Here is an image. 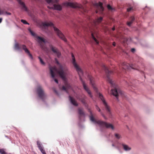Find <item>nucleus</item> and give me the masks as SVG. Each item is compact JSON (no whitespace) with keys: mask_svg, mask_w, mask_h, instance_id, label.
<instances>
[{"mask_svg":"<svg viewBox=\"0 0 154 154\" xmlns=\"http://www.w3.org/2000/svg\"><path fill=\"white\" fill-rule=\"evenodd\" d=\"M56 63L57 64V68L56 66H49V69L51 76L54 77V71H56L64 82L65 86H63L62 89L68 93L67 89H70L71 87L70 84L67 83L66 76L69 73V72L67 66L64 64H60L57 58L55 59Z\"/></svg>","mask_w":154,"mask_h":154,"instance_id":"f257e3e1","label":"nucleus"},{"mask_svg":"<svg viewBox=\"0 0 154 154\" xmlns=\"http://www.w3.org/2000/svg\"><path fill=\"white\" fill-rule=\"evenodd\" d=\"M72 64L74 67L76 69V71H77L78 72V73L79 75L80 79L82 83L83 88L85 89V90L87 92L88 94L89 95V96L91 97L92 98V95L91 94L90 91L87 87L85 82L83 81L81 77V75H83V71L82 69L80 68L79 66L77 64V63L75 62V57L73 54H72Z\"/></svg>","mask_w":154,"mask_h":154,"instance_id":"f03ea898","label":"nucleus"},{"mask_svg":"<svg viewBox=\"0 0 154 154\" xmlns=\"http://www.w3.org/2000/svg\"><path fill=\"white\" fill-rule=\"evenodd\" d=\"M89 112L90 113V118L91 121L94 123H97L100 125L101 127H105L108 128H111L112 130L114 129V127L113 125L110 123L103 122L100 120L97 121L93 117L92 112L89 109Z\"/></svg>","mask_w":154,"mask_h":154,"instance_id":"7ed1b4c3","label":"nucleus"},{"mask_svg":"<svg viewBox=\"0 0 154 154\" xmlns=\"http://www.w3.org/2000/svg\"><path fill=\"white\" fill-rule=\"evenodd\" d=\"M42 24L44 26H53L54 31L59 37L65 42H67V40L64 35L58 28L54 26V24L52 22H45L43 23Z\"/></svg>","mask_w":154,"mask_h":154,"instance_id":"20e7f679","label":"nucleus"},{"mask_svg":"<svg viewBox=\"0 0 154 154\" xmlns=\"http://www.w3.org/2000/svg\"><path fill=\"white\" fill-rule=\"evenodd\" d=\"M14 47L17 50H19L20 48H22L30 58L32 59V54L30 53L29 51L26 48L25 45H20L18 43H16Z\"/></svg>","mask_w":154,"mask_h":154,"instance_id":"39448f33","label":"nucleus"},{"mask_svg":"<svg viewBox=\"0 0 154 154\" xmlns=\"http://www.w3.org/2000/svg\"><path fill=\"white\" fill-rule=\"evenodd\" d=\"M36 91L39 97L42 100H44L46 97V95L42 87L40 86H38Z\"/></svg>","mask_w":154,"mask_h":154,"instance_id":"423d86ee","label":"nucleus"},{"mask_svg":"<svg viewBox=\"0 0 154 154\" xmlns=\"http://www.w3.org/2000/svg\"><path fill=\"white\" fill-rule=\"evenodd\" d=\"M65 5L67 6H69L72 8H80L84 11L85 10L84 8L82 5L79 4L75 2H67L65 3Z\"/></svg>","mask_w":154,"mask_h":154,"instance_id":"0eeeda50","label":"nucleus"},{"mask_svg":"<svg viewBox=\"0 0 154 154\" xmlns=\"http://www.w3.org/2000/svg\"><path fill=\"white\" fill-rule=\"evenodd\" d=\"M103 69L105 71L106 73L107 74V80L108 82L112 85L113 86L114 82L112 80L109 78V75L113 73V72L111 70H109L108 68L106 67L104 65H103L102 66Z\"/></svg>","mask_w":154,"mask_h":154,"instance_id":"6e6552de","label":"nucleus"},{"mask_svg":"<svg viewBox=\"0 0 154 154\" xmlns=\"http://www.w3.org/2000/svg\"><path fill=\"white\" fill-rule=\"evenodd\" d=\"M103 4L101 2H99L98 3L94 2L93 3L94 6L96 8V13L100 12V13H102L104 10V8L102 6Z\"/></svg>","mask_w":154,"mask_h":154,"instance_id":"1a4fd4ad","label":"nucleus"},{"mask_svg":"<svg viewBox=\"0 0 154 154\" xmlns=\"http://www.w3.org/2000/svg\"><path fill=\"white\" fill-rule=\"evenodd\" d=\"M99 97L101 100L103 102V103L104 105L105 109L106 110L107 112L110 115L111 112L110 109V107L108 105L107 103L104 99L103 96L100 93L99 94Z\"/></svg>","mask_w":154,"mask_h":154,"instance_id":"9d476101","label":"nucleus"},{"mask_svg":"<svg viewBox=\"0 0 154 154\" xmlns=\"http://www.w3.org/2000/svg\"><path fill=\"white\" fill-rule=\"evenodd\" d=\"M36 38L39 43L41 48L43 49H45L46 48L45 45L44 44L46 43L45 39L43 38L38 36H36Z\"/></svg>","mask_w":154,"mask_h":154,"instance_id":"9b49d317","label":"nucleus"},{"mask_svg":"<svg viewBox=\"0 0 154 154\" xmlns=\"http://www.w3.org/2000/svg\"><path fill=\"white\" fill-rule=\"evenodd\" d=\"M58 1H59L58 0ZM59 1H58V2L56 3H53L52 2H51L50 3H51L52 4H53V6H48V7L50 9H55L57 10H59V11H60L62 9V6L59 4H57L58 3ZM49 4V3H48Z\"/></svg>","mask_w":154,"mask_h":154,"instance_id":"f8f14e48","label":"nucleus"},{"mask_svg":"<svg viewBox=\"0 0 154 154\" xmlns=\"http://www.w3.org/2000/svg\"><path fill=\"white\" fill-rule=\"evenodd\" d=\"M111 92L112 94L116 98L119 95H122L123 94L122 91L120 89H117L116 88L114 89H112Z\"/></svg>","mask_w":154,"mask_h":154,"instance_id":"ddd939ff","label":"nucleus"},{"mask_svg":"<svg viewBox=\"0 0 154 154\" xmlns=\"http://www.w3.org/2000/svg\"><path fill=\"white\" fill-rule=\"evenodd\" d=\"M122 68L125 70L128 69L130 68L134 69H137L135 68V67L134 65H129L128 63L124 62L122 64Z\"/></svg>","mask_w":154,"mask_h":154,"instance_id":"4468645a","label":"nucleus"},{"mask_svg":"<svg viewBox=\"0 0 154 154\" xmlns=\"http://www.w3.org/2000/svg\"><path fill=\"white\" fill-rule=\"evenodd\" d=\"M49 47L51 51L56 54L58 57H60L61 55V53L57 48L55 47H54L51 45H49Z\"/></svg>","mask_w":154,"mask_h":154,"instance_id":"2eb2a0df","label":"nucleus"},{"mask_svg":"<svg viewBox=\"0 0 154 154\" xmlns=\"http://www.w3.org/2000/svg\"><path fill=\"white\" fill-rule=\"evenodd\" d=\"M18 4L20 5L21 9L26 11H28V10L26 6L25 3L22 0H17Z\"/></svg>","mask_w":154,"mask_h":154,"instance_id":"dca6fc26","label":"nucleus"},{"mask_svg":"<svg viewBox=\"0 0 154 154\" xmlns=\"http://www.w3.org/2000/svg\"><path fill=\"white\" fill-rule=\"evenodd\" d=\"M37 144L38 147L40 150L41 152L43 154H46L45 150L44 149L43 147L41 146L40 142L39 141L37 142Z\"/></svg>","mask_w":154,"mask_h":154,"instance_id":"f3484780","label":"nucleus"},{"mask_svg":"<svg viewBox=\"0 0 154 154\" xmlns=\"http://www.w3.org/2000/svg\"><path fill=\"white\" fill-rule=\"evenodd\" d=\"M89 79L90 81V83H91V85H92L93 88L94 89V90H95L97 91V88L96 87L94 83V78L91 76H89Z\"/></svg>","mask_w":154,"mask_h":154,"instance_id":"a211bd4d","label":"nucleus"},{"mask_svg":"<svg viewBox=\"0 0 154 154\" xmlns=\"http://www.w3.org/2000/svg\"><path fill=\"white\" fill-rule=\"evenodd\" d=\"M78 112L79 114V118L81 119L82 117H85V114L82 108H79L78 109Z\"/></svg>","mask_w":154,"mask_h":154,"instance_id":"6ab92c4d","label":"nucleus"},{"mask_svg":"<svg viewBox=\"0 0 154 154\" xmlns=\"http://www.w3.org/2000/svg\"><path fill=\"white\" fill-rule=\"evenodd\" d=\"M69 100L70 101L71 103L74 106H77L78 104L76 101L72 97H71L70 96H69Z\"/></svg>","mask_w":154,"mask_h":154,"instance_id":"aec40b11","label":"nucleus"},{"mask_svg":"<svg viewBox=\"0 0 154 154\" xmlns=\"http://www.w3.org/2000/svg\"><path fill=\"white\" fill-rule=\"evenodd\" d=\"M102 20L103 18L101 17H100L97 18L96 20H94V23L95 25H96L97 24L100 23Z\"/></svg>","mask_w":154,"mask_h":154,"instance_id":"412c9836","label":"nucleus"},{"mask_svg":"<svg viewBox=\"0 0 154 154\" xmlns=\"http://www.w3.org/2000/svg\"><path fill=\"white\" fill-rule=\"evenodd\" d=\"M122 146H123L124 149L125 151L130 150L131 149V148L128 146L127 145L123 144Z\"/></svg>","mask_w":154,"mask_h":154,"instance_id":"4be33fe9","label":"nucleus"},{"mask_svg":"<svg viewBox=\"0 0 154 154\" xmlns=\"http://www.w3.org/2000/svg\"><path fill=\"white\" fill-rule=\"evenodd\" d=\"M28 30L30 33L32 35L35 37V38H36V36H37V35L31 30L30 28H28Z\"/></svg>","mask_w":154,"mask_h":154,"instance_id":"5701e85b","label":"nucleus"},{"mask_svg":"<svg viewBox=\"0 0 154 154\" xmlns=\"http://www.w3.org/2000/svg\"><path fill=\"white\" fill-rule=\"evenodd\" d=\"M48 3H50L51 2H52L53 3H57L58 0H46Z\"/></svg>","mask_w":154,"mask_h":154,"instance_id":"b1692460","label":"nucleus"},{"mask_svg":"<svg viewBox=\"0 0 154 154\" xmlns=\"http://www.w3.org/2000/svg\"><path fill=\"white\" fill-rule=\"evenodd\" d=\"M38 58L40 62L43 65H45V63L43 60L40 57H38Z\"/></svg>","mask_w":154,"mask_h":154,"instance_id":"393cba45","label":"nucleus"},{"mask_svg":"<svg viewBox=\"0 0 154 154\" xmlns=\"http://www.w3.org/2000/svg\"><path fill=\"white\" fill-rule=\"evenodd\" d=\"M92 37L93 39L94 40V41L96 42L97 44H99V42L97 40L96 38L94 37V36L93 35V33L91 34Z\"/></svg>","mask_w":154,"mask_h":154,"instance_id":"a878e982","label":"nucleus"},{"mask_svg":"<svg viewBox=\"0 0 154 154\" xmlns=\"http://www.w3.org/2000/svg\"><path fill=\"white\" fill-rule=\"evenodd\" d=\"M21 22L23 23V24L29 25V23H28L26 20L22 19L21 20Z\"/></svg>","mask_w":154,"mask_h":154,"instance_id":"bb28decb","label":"nucleus"},{"mask_svg":"<svg viewBox=\"0 0 154 154\" xmlns=\"http://www.w3.org/2000/svg\"><path fill=\"white\" fill-rule=\"evenodd\" d=\"M0 153L1 154H7L3 149H0Z\"/></svg>","mask_w":154,"mask_h":154,"instance_id":"cd10ccee","label":"nucleus"},{"mask_svg":"<svg viewBox=\"0 0 154 154\" xmlns=\"http://www.w3.org/2000/svg\"><path fill=\"white\" fill-rule=\"evenodd\" d=\"M134 10V8L133 7H130L127 9V11L128 12H130L131 11H132Z\"/></svg>","mask_w":154,"mask_h":154,"instance_id":"c85d7f7f","label":"nucleus"},{"mask_svg":"<svg viewBox=\"0 0 154 154\" xmlns=\"http://www.w3.org/2000/svg\"><path fill=\"white\" fill-rule=\"evenodd\" d=\"M85 98L86 97L84 96V97H83L82 99H80V100L83 103H85Z\"/></svg>","mask_w":154,"mask_h":154,"instance_id":"c756f323","label":"nucleus"},{"mask_svg":"<svg viewBox=\"0 0 154 154\" xmlns=\"http://www.w3.org/2000/svg\"><path fill=\"white\" fill-rule=\"evenodd\" d=\"M115 136L118 139H119L120 138V135L118 134H115Z\"/></svg>","mask_w":154,"mask_h":154,"instance_id":"7c9ffc66","label":"nucleus"},{"mask_svg":"<svg viewBox=\"0 0 154 154\" xmlns=\"http://www.w3.org/2000/svg\"><path fill=\"white\" fill-rule=\"evenodd\" d=\"M134 19H134V17L133 16H132V17H131L130 18V21L131 22H132V23H133V22L134 20Z\"/></svg>","mask_w":154,"mask_h":154,"instance_id":"2f4dec72","label":"nucleus"},{"mask_svg":"<svg viewBox=\"0 0 154 154\" xmlns=\"http://www.w3.org/2000/svg\"><path fill=\"white\" fill-rule=\"evenodd\" d=\"M107 7L108 9L109 10H112L113 9L112 7L109 5H108Z\"/></svg>","mask_w":154,"mask_h":154,"instance_id":"473e14b6","label":"nucleus"},{"mask_svg":"<svg viewBox=\"0 0 154 154\" xmlns=\"http://www.w3.org/2000/svg\"><path fill=\"white\" fill-rule=\"evenodd\" d=\"M55 75L54 74V77L53 78L52 76V78L54 80V81H55V82L57 83H58V81L57 80V79H55Z\"/></svg>","mask_w":154,"mask_h":154,"instance_id":"72a5a7b5","label":"nucleus"},{"mask_svg":"<svg viewBox=\"0 0 154 154\" xmlns=\"http://www.w3.org/2000/svg\"><path fill=\"white\" fill-rule=\"evenodd\" d=\"M132 22H131V21L129 22H127V25L128 26H130L131 24L132 23Z\"/></svg>","mask_w":154,"mask_h":154,"instance_id":"f704fd0d","label":"nucleus"},{"mask_svg":"<svg viewBox=\"0 0 154 154\" xmlns=\"http://www.w3.org/2000/svg\"><path fill=\"white\" fill-rule=\"evenodd\" d=\"M101 113V114L102 115V116L104 117V118L106 119H107V118H106V117L104 116V115L102 112Z\"/></svg>","mask_w":154,"mask_h":154,"instance_id":"c9c22d12","label":"nucleus"},{"mask_svg":"<svg viewBox=\"0 0 154 154\" xmlns=\"http://www.w3.org/2000/svg\"><path fill=\"white\" fill-rule=\"evenodd\" d=\"M96 109L97 110H98V111L99 112H100V108L98 107L97 106H96Z\"/></svg>","mask_w":154,"mask_h":154,"instance_id":"e433bc0d","label":"nucleus"},{"mask_svg":"<svg viewBox=\"0 0 154 154\" xmlns=\"http://www.w3.org/2000/svg\"><path fill=\"white\" fill-rule=\"evenodd\" d=\"M5 14L8 15H11V13L10 12H8L6 11L5 12Z\"/></svg>","mask_w":154,"mask_h":154,"instance_id":"4c0bfd02","label":"nucleus"},{"mask_svg":"<svg viewBox=\"0 0 154 154\" xmlns=\"http://www.w3.org/2000/svg\"><path fill=\"white\" fill-rule=\"evenodd\" d=\"M135 51V49L134 48H132L131 49V51L132 52H134Z\"/></svg>","mask_w":154,"mask_h":154,"instance_id":"58836bf2","label":"nucleus"},{"mask_svg":"<svg viewBox=\"0 0 154 154\" xmlns=\"http://www.w3.org/2000/svg\"><path fill=\"white\" fill-rule=\"evenodd\" d=\"M112 45H113L114 46H116V43L115 42H114L113 43Z\"/></svg>","mask_w":154,"mask_h":154,"instance_id":"ea45409f","label":"nucleus"},{"mask_svg":"<svg viewBox=\"0 0 154 154\" xmlns=\"http://www.w3.org/2000/svg\"><path fill=\"white\" fill-rule=\"evenodd\" d=\"M54 91L55 92L56 94H57L58 93H57V91H56L55 89H54Z\"/></svg>","mask_w":154,"mask_h":154,"instance_id":"a19ab883","label":"nucleus"},{"mask_svg":"<svg viewBox=\"0 0 154 154\" xmlns=\"http://www.w3.org/2000/svg\"><path fill=\"white\" fill-rule=\"evenodd\" d=\"M2 18H0V23H1L2 21Z\"/></svg>","mask_w":154,"mask_h":154,"instance_id":"79ce46f5","label":"nucleus"},{"mask_svg":"<svg viewBox=\"0 0 154 154\" xmlns=\"http://www.w3.org/2000/svg\"><path fill=\"white\" fill-rule=\"evenodd\" d=\"M112 30L114 31L115 30V28L114 27L112 28Z\"/></svg>","mask_w":154,"mask_h":154,"instance_id":"37998d69","label":"nucleus"},{"mask_svg":"<svg viewBox=\"0 0 154 154\" xmlns=\"http://www.w3.org/2000/svg\"><path fill=\"white\" fill-rule=\"evenodd\" d=\"M112 146H114V145L113 144H112Z\"/></svg>","mask_w":154,"mask_h":154,"instance_id":"c03bdc74","label":"nucleus"}]
</instances>
